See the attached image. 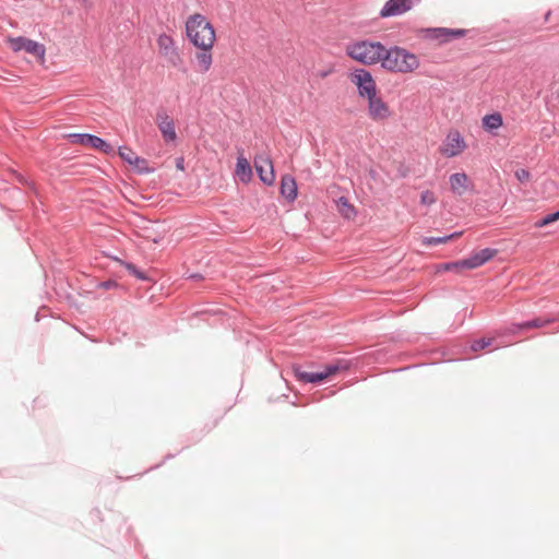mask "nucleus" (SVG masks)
Segmentation results:
<instances>
[{
  "label": "nucleus",
  "instance_id": "nucleus-14",
  "mask_svg": "<svg viewBox=\"0 0 559 559\" xmlns=\"http://www.w3.org/2000/svg\"><path fill=\"white\" fill-rule=\"evenodd\" d=\"M200 46H195L200 51H198L194 56V60L198 64L199 71L201 73H206L213 63L212 48L214 44L200 41Z\"/></svg>",
  "mask_w": 559,
  "mask_h": 559
},
{
  "label": "nucleus",
  "instance_id": "nucleus-36",
  "mask_svg": "<svg viewBox=\"0 0 559 559\" xmlns=\"http://www.w3.org/2000/svg\"><path fill=\"white\" fill-rule=\"evenodd\" d=\"M190 277H191V278H200V277H201V275H200V274H192V275H190Z\"/></svg>",
  "mask_w": 559,
  "mask_h": 559
},
{
  "label": "nucleus",
  "instance_id": "nucleus-35",
  "mask_svg": "<svg viewBox=\"0 0 559 559\" xmlns=\"http://www.w3.org/2000/svg\"><path fill=\"white\" fill-rule=\"evenodd\" d=\"M85 7L91 5V0H81Z\"/></svg>",
  "mask_w": 559,
  "mask_h": 559
},
{
  "label": "nucleus",
  "instance_id": "nucleus-34",
  "mask_svg": "<svg viewBox=\"0 0 559 559\" xmlns=\"http://www.w3.org/2000/svg\"><path fill=\"white\" fill-rule=\"evenodd\" d=\"M176 167H177L178 169H181V170L183 169V159H182V158H178V159L176 160Z\"/></svg>",
  "mask_w": 559,
  "mask_h": 559
},
{
  "label": "nucleus",
  "instance_id": "nucleus-17",
  "mask_svg": "<svg viewBox=\"0 0 559 559\" xmlns=\"http://www.w3.org/2000/svg\"><path fill=\"white\" fill-rule=\"evenodd\" d=\"M554 319L549 318H534L519 323H512L509 331L512 333L524 331L527 329H538L549 325Z\"/></svg>",
  "mask_w": 559,
  "mask_h": 559
},
{
  "label": "nucleus",
  "instance_id": "nucleus-20",
  "mask_svg": "<svg viewBox=\"0 0 559 559\" xmlns=\"http://www.w3.org/2000/svg\"><path fill=\"white\" fill-rule=\"evenodd\" d=\"M24 51L34 56L39 61H44V59H45V53H46L45 46L38 41L33 40V39H28V41H26Z\"/></svg>",
  "mask_w": 559,
  "mask_h": 559
},
{
  "label": "nucleus",
  "instance_id": "nucleus-8",
  "mask_svg": "<svg viewBox=\"0 0 559 559\" xmlns=\"http://www.w3.org/2000/svg\"><path fill=\"white\" fill-rule=\"evenodd\" d=\"M420 0H388L380 10V17L400 16L412 10Z\"/></svg>",
  "mask_w": 559,
  "mask_h": 559
},
{
  "label": "nucleus",
  "instance_id": "nucleus-33",
  "mask_svg": "<svg viewBox=\"0 0 559 559\" xmlns=\"http://www.w3.org/2000/svg\"><path fill=\"white\" fill-rule=\"evenodd\" d=\"M98 287L103 288V289H112V288L118 287V283L114 280H108V281L100 282L98 284Z\"/></svg>",
  "mask_w": 559,
  "mask_h": 559
},
{
  "label": "nucleus",
  "instance_id": "nucleus-23",
  "mask_svg": "<svg viewBox=\"0 0 559 559\" xmlns=\"http://www.w3.org/2000/svg\"><path fill=\"white\" fill-rule=\"evenodd\" d=\"M131 165L134 166L136 173L140 175H147L154 171V168L148 166V162L140 156L134 157Z\"/></svg>",
  "mask_w": 559,
  "mask_h": 559
},
{
  "label": "nucleus",
  "instance_id": "nucleus-1",
  "mask_svg": "<svg viewBox=\"0 0 559 559\" xmlns=\"http://www.w3.org/2000/svg\"><path fill=\"white\" fill-rule=\"evenodd\" d=\"M381 68L393 73H411L418 69V57L400 46L385 47L382 59L380 61Z\"/></svg>",
  "mask_w": 559,
  "mask_h": 559
},
{
  "label": "nucleus",
  "instance_id": "nucleus-30",
  "mask_svg": "<svg viewBox=\"0 0 559 559\" xmlns=\"http://www.w3.org/2000/svg\"><path fill=\"white\" fill-rule=\"evenodd\" d=\"M436 202L433 192L426 190L420 194V203L424 205H431Z\"/></svg>",
  "mask_w": 559,
  "mask_h": 559
},
{
  "label": "nucleus",
  "instance_id": "nucleus-24",
  "mask_svg": "<svg viewBox=\"0 0 559 559\" xmlns=\"http://www.w3.org/2000/svg\"><path fill=\"white\" fill-rule=\"evenodd\" d=\"M126 270L129 272V274L133 275L135 278L140 281H148V276L145 272L138 269L133 263L131 262H123L122 263Z\"/></svg>",
  "mask_w": 559,
  "mask_h": 559
},
{
  "label": "nucleus",
  "instance_id": "nucleus-29",
  "mask_svg": "<svg viewBox=\"0 0 559 559\" xmlns=\"http://www.w3.org/2000/svg\"><path fill=\"white\" fill-rule=\"evenodd\" d=\"M491 344V340L490 338H479V340H475L472 344H471V349L473 352H478L480 349H485L486 347H488L489 345Z\"/></svg>",
  "mask_w": 559,
  "mask_h": 559
},
{
  "label": "nucleus",
  "instance_id": "nucleus-37",
  "mask_svg": "<svg viewBox=\"0 0 559 559\" xmlns=\"http://www.w3.org/2000/svg\"><path fill=\"white\" fill-rule=\"evenodd\" d=\"M550 13H551L550 11H548V12L546 13V16H545V17H546V20L549 17Z\"/></svg>",
  "mask_w": 559,
  "mask_h": 559
},
{
  "label": "nucleus",
  "instance_id": "nucleus-22",
  "mask_svg": "<svg viewBox=\"0 0 559 559\" xmlns=\"http://www.w3.org/2000/svg\"><path fill=\"white\" fill-rule=\"evenodd\" d=\"M461 235L462 231H454L452 234L440 237H424L421 243L427 247L439 246L442 243H447L449 240H452Z\"/></svg>",
  "mask_w": 559,
  "mask_h": 559
},
{
  "label": "nucleus",
  "instance_id": "nucleus-31",
  "mask_svg": "<svg viewBox=\"0 0 559 559\" xmlns=\"http://www.w3.org/2000/svg\"><path fill=\"white\" fill-rule=\"evenodd\" d=\"M443 270L445 271H459L465 269V265L462 264V260L460 261H453V262H447L441 265Z\"/></svg>",
  "mask_w": 559,
  "mask_h": 559
},
{
  "label": "nucleus",
  "instance_id": "nucleus-26",
  "mask_svg": "<svg viewBox=\"0 0 559 559\" xmlns=\"http://www.w3.org/2000/svg\"><path fill=\"white\" fill-rule=\"evenodd\" d=\"M559 219V210L556 211V212H552V213H549L547 215H545L543 218L538 219L536 223H535V226L536 227H545L551 223H555Z\"/></svg>",
  "mask_w": 559,
  "mask_h": 559
},
{
  "label": "nucleus",
  "instance_id": "nucleus-6",
  "mask_svg": "<svg viewBox=\"0 0 559 559\" xmlns=\"http://www.w3.org/2000/svg\"><path fill=\"white\" fill-rule=\"evenodd\" d=\"M349 80L357 86L359 97L366 98L378 92L372 74L365 68L355 69L349 74Z\"/></svg>",
  "mask_w": 559,
  "mask_h": 559
},
{
  "label": "nucleus",
  "instance_id": "nucleus-12",
  "mask_svg": "<svg viewBox=\"0 0 559 559\" xmlns=\"http://www.w3.org/2000/svg\"><path fill=\"white\" fill-rule=\"evenodd\" d=\"M156 124L166 142L176 141L177 133L175 130V122L164 109L157 111Z\"/></svg>",
  "mask_w": 559,
  "mask_h": 559
},
{
  "label": "nucleus",
  "instance_id": "nucleus-2",
  "mask_svg": "<svg viewBox=\"0 0 559 559\" xmlns=\"http://www.w3.org/2000/svg\"><path fill=\"white\" fill-rule=\"evenodd\" d=\"M384 48L380 41L362 39L347 44L345 50L353 60L364 66H373L380 63Z\"/></svg>",
  "mask_w": 559,
  "mask_h": 559
},
{
  "label": "nucleus",
  "instance_id": "nucleus-21",
  "mask_svg": "<svg viewBox=\"0 0 559 559\" xmlns=\"http://www.w3.org/2000/svg\"><path fill=\"white\" fill-rule=\"evenodd\" d=\"M502 116L499 112L486 115L483 118V127L485 130L491 132L502 126Z\"/></svg>",
  "mask_w": 559,
  "mask_h": 559
},
{
  "label": "nucleus",
  "instance_id": "nucleus-4",
  "mask_svg": "<svg viewBox=\"0 0 559 559\" xmlns=\"http://www.w3.org/2000/svg\"><path fill=\"white\" fill-rule=\"evenodd\" d=\"M350 366V362L344 359H338L333 364H329L324 367L322 371L319 372H307L302 371L299 367L294 368V374L297 380L304 383H319L330 376L335 374L340 370H347Z\"/></svg>",
  "mask_w": 559,
  "mask_h": 559
},
{
  "label": "nucleus",
  "instance_id": "nucleus-13",
  "mask_svg": "<svg viewBox=\"0 0 559 559\" xmlns=\"http://www.w3.org/2000/svg\"><path fill=\"white\" fill-rule=\"evenodd\" d=\"M497 254V249L484 248L479 251L473 252L468 258L462 260L465 269L473 270L484 265Z\"/></svg>",
  "mask_w": 559,
  "mask_h": 559
},
{
  "label": "nucleus",
  "instance_id": "nucleus-27",
  "mask_svg": "<svg viewBox=\"0 0 559 559\" xmlns=\"http://www.w3.org/2000/svg\"><path fill=\"white\" fill-rule=\"evenodd\" d=\"M119 156L123 162L131 165L133 163V158L138 155L128 146H120L119 147Z\"/></svg>",
  "mask_w": 559,
  "mask_h": 559
},
{
  "label": "nucleus",
  "instance_id": "nucleus-15",
  "mask_svg": "<svg viewBox=\"0 0 559 559\" xmlns=\"http://www.w3.org/2000/svg\"><path fill=\"white\" fill-rule=\"evenodd\" d=\"M254 167L260 180L266 185L272 186L275 181L272 162L269 158H255Z\"/></svg>",
  "mask_w": 559,
  "mask_h": 559
},
{
  "label": "nucleus",
  "instance_id": "nucleus-32",
  "mask_svg": "<svg viewBox=\"0 0 559 559\" xmlns=\"http://www.w3.org/2000/svg\"><path fill=\"white\" fill-rule=\"evenodd\" d=\"M514 175L520 182L527 181L531 176L530 171L525 168L518 169Z\"/></svg>",
  "mask_w": 559,
  "mask_h": 559
},
{
  "label": "nucleus",
  "instance_id": "nucleus-7",
  "mask_svg": "<svg viewBox=\"0 0 559 559\" xmlns=\"http://www.w3.org/2000/svg\"><path fill=\"white\" fill-rule=\"evenodd\" d=\"M68 139L73 144H81L84 146H90L96 148L103 153L109 154L114 150L111 145L106 142L104 139L90 134V133H70L68 134Z\"/></svg>",
  "mask_w": 559,
  "mask_h": 559
},
{
  "label": "nucleus",
  "instance_id": "nucleus-25",
  "mask_svg": "<svg viewBox=\"0 0 559 559\" xmlns=\"http://www.w3.org/2000/svg\"><path fill=\"white\" fill-rule=\"evenodd\" d=\"M338 203L341 205V213L344 217L349 218L356 214L355 207L344 197L340 198Z\"/></svg>",
  "mask_w": 559,
  "mask_h": 559
},
{
  "label": "nucleus",
  "instance_id": "nucleus-9",
  "mask_svg": "<svg viewBox=\"0 0 559 559\" xmlns=\"http://www.w3.org/2000/svg\"><path fill=\"white\" fill-rule=\"evenodd\" d=\"M466 143L461 133L456 130L450 131L439 151L443 156L454 157L462 153Z\"/></svg>",
  "mask_w": 559,
  "mask_h": 559
},
{
  "label": "nucleus",
  "instance_id": "nucleus-11",
  "mask_svg": "<svg viewBox=\"0 0 559 559\" xmlns=\"http://www.w3.org/2000/svg\"><path fill=\"white\" fill-rule=\"evenodd\" d=\"M425 37L432 40H438L440 44L448 43L452 38H461L465 35L466 31L462 28H447V27H431L423 29Z\"/></svg>",
  "mask_w": 559,
  "mask_h": 559
},
{
  "label": "nucleus",
  "instance_id": "nucleus-19",
  "mask_svg": "<svg viewBox=\"0 0 559 559\" xmlns=\"http://www.w3.org/2000/svg\"><path fill=\"white\" fill-rule=\"evenodd\" d=\"M236 174L239 177V179L245 183L250 181L252 177L251 166L243 156L237 158Z\"/></svg>",
  "mask_w": 559,
  "mask_h": 559
},
{
  "label": "nucleus",
  "instance_id": "nucleus-5",
  "mask_svg": "<svg viewBox=\"0 0 559 559\" xmlns=\"http://www.w3.org/2000/svg\"><path fill=\"white\" fill-rule=\"evenodd\" d=\"M157 46L159 53L167 60V62L179 71L186 73L187 68L185 66L183 59L175 45L171 36L167 34H160L157 37Z\"/></svg>",
  "mask_w": 559,
  "mask_h": 559
},
{
  "label": "nucleus",
  "instance_id": "nucleus-16",
  "mask_svg": "<svg viewBox=\"0 0 559 559\" xmlns=\"http://www.w3.org/2000/svg\"><path fill=\"white\" fill-rule=\"evenodd\" d=\"M281 195L288 202H294L297 198V183L293 176L284 175L281 179Z\"/></svg>",
  "mask_w": 559,
  "mask_h": 559
},
{
  "label": "nucleus",
  "instance_id": "nucleus-3",
  "mask_svg": "<svg viewBox=\"0 0 559 559\" xmlns=\"http://www.w3.org/2000/svg\"><path fill=\"white\" fill-rule=\"evenodd\" d=\"M186 34L191 44L200 46V41L214 44L216 40L215 29L212 23L200 13L190 15L186 22Z\"/></svg>",
  "mask_w": 559,
  "mask_h": 559
},
{
  "label": "nucleus",
  "instance_id": "nucleus-10",
  "mask_svg": "<svg viewBox=\"0 0 559 559\" xmlns=\"http://www.w3.org/2000/svg\"><path fill=\"white\" fill-rule=\"evenodd\" d=\"M368 102V116L374 121L385 120L390 117L391 111L388 104L378 95L373 93V95L366 97Z\"/></svg>",
  "mask_w": 559,
  "mask_h": 559
},
{
  "label": "nucleus",
  "instance_id": "nucleus-18",
  "mask_svg": "<svg viewBox=\"0 0 559 559\" xmlns=\"http://www.w3.org/2000/svg\"><path fill=\"white\" fill-rule=\"evenodd\" d=\"M451 190L456 195H462L469 188V180L465 173L452 174L449 178Z\"/></svg>",
  "mask_w": 559,
  "mask_h": 559
},
{
  "label": "nucleus",
  "instance_id": "nucleus-28",
  "mask_svg": "<svg viewBox=\"0 0 559 559\" xmlns=\"http://www.w3.org/2000/svg\"><path fill=\"white\" fill-rule=\"evenodd\" d=\"M29 38L26 37H16L11 39V48L13 51H22L24 50V47L26 46V41H28Z\"/></svg>",
  "mask_w": 559,
  "mask_h": 559
}]
</instances>
